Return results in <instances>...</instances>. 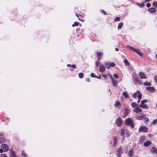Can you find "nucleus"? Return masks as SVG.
<instances>
[{
    "mask_svg": "<svg viewBox=\"0 0 157 157\" xmlns=\"http://www.w3.org/2000/svg\"><path fill=\"white\" fill-rule=\"evenodd\" d=\"M132 75L133 81L135 84L137 85V83H138L140 85L143 84L146 86H150L151 85V83L150 82L147 81L144 82L143 83L142 81L140 79L138 75L135 73H133Z\"/></svg>",
    "mask_w": 157,
    "mask_h": 157,
    "instance_id": "f257e3e1",
    "label": "nucleus"
},
{
    "mask_svg": "<svg viewBox=\"0 0 157 157\" xmlns=\"http://www.w3.org/2000/svg\"><path fill=\"white\" fill-rule=\"evenodd\" d=\"M121 135L124 137L126 135L127 137H129L130 136V133L128 131L124 129H122L121 130Z\"/></svg>",
    "mask_w": 157,
    "mask_h": 157,
    "instance_id": "f03ea898",
    "label": "nucleus"
},
{
    "mask_svg": "<svg viewBox=\"0 0 157 157\" xmlns=\"http://www.w3.org/2000/svg\"><path fill=\"white\" fill-rule=\"evenodd\" d=\"M147 102V99H145L143 100H142L141 101V103L140 104V106L142 108L144 109H148V106L144 104V103L145 102Z\"/></svg>",
    "mask_w": 157,
    "mask_h": 157,
    "instance_id": "7ed1b4c3",
    "label": "nucleus"
},
{
    "mask_svg": "<svg viewBox=\"0 0 157 157\" xmlns=\"http://www.w3.org/2000/svg\"><path fill=\"white\" fill-rule=\"evenodd\" d=\"M125 124L126 125H130L132 128L134 127L133 122L130 118L127 119L125 121Z\"/></svg>",
    "mask_w": 157,
    "mask_h": 157,
    "instance_id": "20e7f679",
    "label": "nucleus"
},
{
    "mask_svg": "<svg viewBox=\"0 0 157 157\" xmlns=\"http://www.w3.org/2000/svg\"><path fill=\"white\" fill-rule=\"evenodd\" d=\"M105 64L108 69H110L111 67H114L116 66V64L114 62L109 63L105 62Z\"/></svg>",
    "mask_w": 157,
    "mask_h": 157,
    "instance_id": "39448f33",
    "label": "nucleus"
},
{
    "mask_svg": "<svg viewBox=\"0 0 157 157\" xmlns=\"http://www.w3.org/2000/svg\"><path fill=\"white\" fill-rule=\"evenodd\" d=\"M127 47L128 48H129L130 49H131L132 50H133V51H134V52H135L136 53L138 54L139 55H140L141 56H142V53L141 52H139V50H136L135 48H133L132 47L130 46H129V45Z\"/></svg>",
    "mask_w": 157,
    "mask_h": 157,
    "instance_id": "423d86ee",
    "label": "nucleus"
},
{
    "mask_svg": "<svg viewBox=\"0 0 157 157\" xmlns=\"http://www.w3.org/2000/svg\"><path fill=\"white\" fill-rule=\"evenodd\" d=\"M0 147L4 150V152L7 151L9 149V147L8 145L6 144H2L1 145Z\"/></svg>",
    "mask_w": 157,
    "mask_h": 157,
    "instance_id": "0eeeda50",
    "label": "nucleus"
},
{
    "mask_svg": "<svg viewBox=\"0 0 157 157\" xmlns=\"http://www.w3.org/2000/svg\"><path fill=\"white\" fill-rule=\"evenodd\" d=\"M10 151V157H19L18 156L15 155V152L11 149L9 150Z\"/></svg>",
    "mask_w": 157,
    "mask_h": 157,
    "instance_id": "6e6552de",
    "label": "nucleus"
},
{
    "mask_svg": "<svg viewBox=\"0 0 157 157\" xmlns=\"http://www.w3.org/2000/svg\"><path fill=\"white\" fill-rule=\"evenodd\" d=\"M148 131V129L145 126H141L139 129V132H147Z\"/></svg>",
    "mask_w": 157,
    "mask_h": 157,
    "instance_id": "1a4fd4ad",
    "label": "nucleus"
},
{
    "mask_svg": "<svg viewBox=\"0 0 157 157\" xmlns=\"http://www.w3.org/2000/svg\"><path fill=\"white\" fill-rule=\"evenodd\" d=\"M116 123L117 126H120L122 123L121 118L120 117L117 118L116 120Z\"/></svg>",
    "mask_w": 157,
    "mask_h": 157,
    "instance_id": "9d476101",
    "label": "nucleus"
},
{
    "mask_svg": "<svg viewBox=\"0 0 157 157\" xmlns=\"http://www.w3.org/2000/svg\"><path fill=\"white\" fill-rule=\"evenodd\" d=\"M111 80L113 86H114L117 87L118 84L117 80L115 79L112 77H111Z\"/></svg>",
    "mask_w": 157,
    "mask_h": 157,
    "instance_id": "9b49d317",
    "label": "nucleus"
},
{
    "mask_svg": "<svg viewBox=\"0 0 157 157\" xmlns=\"http://www.w3.org/2000/svg\"><path fill=\"white\" fill-rule=\"evenodd\" d=\"M139 75L141 79H146L147 78L146 75L144 72H139Z\"/></svg>",
    "mask_w": 157,
    "mask_h": 157,
    "instance_id": "f8f14e48",
    "label": "nucleus"
},
{
    "mask_svg": "<svg viewBox=\"0 0 157 157\" xmlns=\"http://www.w3.org/2000/svg\"><path fill=\"white\" fill-rule=\"evenodd\" d=\"M146 89L150 92H153L155 91V89L153 87H147Z\"/></svg>",
    "mask_w": 157,
    "mask_h": 157,
    "instance_id": "ddd939ff",
    "label": "nucleus"
},
{
    "mask_svg": "<svg viewBox=\"0 0 157 157\" xmlns=\"http://www.w3.org/2000/svg\"><path fill=\"white\" fill-rule=\"evenodd\" d=\"M133 111L138 113L142 112V110L139 107V106L135 108L133 110Z\"/></svg>",
    "mask_w": 157,
    "mask_h": 157,
    "instance_id": "4468645a",
    "label": "nucleus"
},
{
    "mask_svg": "<svg viewBox=\"0 0 157 157\" xmlns=\"http://www.w3.org/2000/svg\"><path fill=\"white\" fill-rule=\"evenodd\" d=\"M3 134L2 133H0V144L4 142L5 139L3 137Z\"/></svg>",
    "mask_w": 157,
    "mask_h": 157,
    "instance_id": "2eb2a0df",
    "label": "nucleus"
},
{
    "mask_svg": "<svg viewBox=\"0 0 157 157\" xmlns=\"http://www.w3.org/2000/svg\"><path fill=\"white\" fill-rule=\"evenodd\" d=\"M122 150L121 147H120L119 149L117 150V155L118 157H120L121 156V153H122Z\"/></svg>",
    "mask_w": 157,
    "mask_h": 157,
    "instance_id": "dca6fc26",
    "label": "nucleus"
},
{
    "mask_svg": "<svg viewBox=\"0 0 157 157\" xmlns=\"http://www.w3.org/2000/svg\"><path fill=\"white\" fill-rule=\"evenodd\" d=\"M105 69V67L103 65H101L99 68V71L101 72H104Z\"/></svg>",
    "mask_w": 157,
    "mask_h": 157,
    "instance_id": "f3484780",
    "label": "nucleus"
},
{
    "mask_svg": "<svg viewBox=\"0 0 157 157\" xmlns=\"http://www.w3.org/2000/svg\"><path fill=\"white\" fill-rule=\"evenodd\" d=\"M151 142L150 141H147L144 143V145L145 147H147L151 145Z\"/></svg>",
    "mask_w": 157,
    "mask_h": 157,
    "instance_id": "a211bd4d",
    "label": "nucleus"
},
{
    "mask_svg": "<svg viewBox=\"0 0 157 157\" xmlns=\"http://www.w3.org/2000/svg\"><path fill=\"white\" fill-rule=\"evenodd\" d=\"M134 152V150L132 148L129 151L128 155L130 157H131L133 155Z\"/></svg>",
    "mask_w": 157,
    "mask_h": 157,
    "instance_id": "6ab92c4d",
    "label": "nucleus"
},
{
    "mask_svg": "<svg viewBox=\"0 0 157 157\" xmlns=\"http://www.w3.org/2000/svg\"><path fill=\"white\" fill-rule=\"evenodd\" d=\"M145 115L144 114L137 117H136V119L138 120H141L145 118Z\"/></svg>",
    "mask_w": 157,
    "mask_h": 157,
    "instance_id": "aec40b11",
    "label": "nucleus"
},
{
    "mask_svg": "<svg viewBox=\"0 0 157 157\" xmlns=\"http://www.w3.org/2000/svg\"><path fill=\"white\" fill-rule=\"evenodd\" d=\"M151 151L153 153H156L157 154V149L155 147H153L151 150Z\"/></svg>",
    "mask_w": 157,
    "mask_h": 157,
    "instance_id": "412c9836",
    "label": "nucleus"
},
{
    "mask_svg": "<svg viewBox=\"0 0 157 157\" xmlns=\"http://www.w3.org/2000/svg\"><path fill=\"white\" fill-rule=\"evenodd\" d=\"M149 11L151 13H154L156 11V10L155 8H151L148 9Z\"/></svg>",
    "mask_w": 157,
    "mask_h": 157,
    "instance_id": "4be33fe9",
    "label": "nucleus"
},
{
    "mask_svg": "<svg viewBox=\"0 0 157 157\" xmlns=\"http://www.w3.org/2000/svg\"><path fill=\"white\" fill-rule=\"evenodd\" d=\"M131 105L133 108H135L139 106L135 102H133L132 103Z\"/></svg>",
    "mask_w": 157,
    "mask_h": 157,
    "instance_id": "5701e85b",
    "label": "nucleus"
},
{
    "mask_svg": "<svg viewBox=\"0 0 157 157\" xmlns=\"http://www.w3.org/2000/svg\"><path fill=\"white\" fill-rule=\"evenodd\" d=\"M146 140V137L144 136H142L140 138V142L141 143H143Z\"/></svg>",
    "mask_w": 157,
    "mask_h": 157,
    "instance_id": "b1692460",
    "label": "nucleus"
},
{
    "mask_svg": "<svg viewBox=\"0 0 157 157\" xmlns=\"http://www.w3.org/2000/svg\"><path fill=\"white\" fill-rule=\"evenodd\" d=\"M113 146H114L116 145L117 141V138L116 136H114L113 137Z\"/></svg>",
    "mask_w": 157,
    "mask_h": 157,
    "instance_id": "393cba45",
    "label": "nucleus"
},
{
    "mask_svg": "<svg viewBox=\"0 0 157 157\" xmlns=\"http://www.w3.org/2000/svg\"><path fill=\"white\" fill-rule=\"evenodd\" d=\"M140 92L139 91H137L133 95V97L134 98H136L138 96V94L140 93Z\"/></svg>",
    "mask_w": 157,
    "mask_h": 157,
    "instance_id": "a878e982",
    "label": "nucleus"
},
{
    "mask_svg": "<svg viewBox=\"0 0 157 157\" xmlns=\"http://www.w3.org/2000/svg\"><path fill=\"white\" fill-rule=\"evenodd\" d=\"M124 62L125 66H129L130 65V63L128 60L125 58L124 61Z\"/></svg>",
    "mask_w": 157,
    "mask_h": 157,
    "instance_id": "bb28decb",
    "label": "nucleus"
},
{
    "mask_svg": "<svg viewBox=\"0 0 157 157\" xmlns=\"http://www.w3.org/2000/svg\"><path fill=\"white\" fill-rule=\"evenodd\" d=\"M123 95H124V97L125 98H129V95L128 94H127L126 92H124L123 93H122Z\"/></svg>",
    "mask_w": 157,
    "mask_h": 157,
    "instance_id": "cd10ccee",
    "label": "nucleus"
},
{
    "mask_svg": "<svg viewBox=\"0 0 157 157\" xmlns=\"http://www.w3.org/2000/svg\"><path fill=\"white\" fill-rule=\"evenodd\" d=\"M124 117H125L126 116H127L128 115V110L127 109H124Z\"/></svg>",
    "mask_w": 157,
    "mask_h": 157,
    "instance_id": "c85d7f7f",
    "label": "nucleus"
},
{
    "mask_svg": "<svg viewBox=\"0 0 157 157\" xmlns=\"http://www.w3.org/2000/svg\"><path fill=\"white\" fill-rule=\"evenodd\" d=\"M136 4L140 7H143L144 6V4L143 3H141L137 2Z\"/></svg>",
    "mask_w": 157,
    "mask_h": 157,
    "instance_id": "c756f323",
    "label": "nucleus"
},
{
    "mask_svg": "<svg viewBox=\"0 0 157 157\" xmlns=\"http://www.w3.org/2000/svg\"><path fill=\"white\" fill-rule=\"evenodd\" d=\"M123 25V24L122 22H121L118 25V29H121V28L122 27Z\"/></svg>",
    "mask_w": 157,
    "mask_h": 157,
    "instance_id": "7c9ffc66",
    "label": "nucleus"
},
{
    "mask_svg": "<svg viewBox=\"0 0 157 157\" xmlns=\"http://www.w3.org/2000/svg\"><path fill=\"white\" fill-rule=\"evenodd\" d=\"M21 154L23 156L25 157H26L27 156V155H26V153H25L24 151L23 150L21 151Z\"/></svg>",
    "mask_w": 157,
    "mask_h": 157,
    "instance_id": "2f4dec72",
    "label": "nucleus"
},
{
    "mask_svg": "<svg viewBox=\"0 0 157 157\" xmlns=\"http://www.w3.org/2000/svg\"><path fill=\"white\" fill-rule=\"evenodd\" d=\"M121 103L119 101H117L115 104V106L116 107H117L118 106L120 105Z\"/></svg>",
    "mask_w": 157,
    "mask_h": 157,
    "instance_id": "473e14b6",
    "label": "nucleus"
},
{
    "mask_svg": "<svg viewBox=\"0 0 157 157\" xmlns=\"http://www.w3.org/2000/svg\"><path fill=\"white\" fill-rule=\"evenodd\" d=\"M97 54L98 56H102V55H103V53L101 52H97Z\"/></svg>",
    "mask_w": 157,
    "mask_h": 157,
    "instance_id": "72a5a7b5",
    "label": "nucleus"
},
{
    "mask_svg": "<svg viewBox=\"0 0 157 157\" xmlns=\"http://www.w3.org/2000/svg\"><path fill=\"white\" fill-rule=\"evenodd\" d=\"M79 24V23L77 22H75L72 25V26L73 27L75 26H78Z\"/></svg>",
    "mask_w": 157,
    "mask_h": 157,
    "instance_id": "f704fd0d",
    "label": "nucleus"
},
{
    "mask_svg": "<svg viewBox=\"0 0 157 157\" xmlns=\"http://www.w3.org/2000/svg\"><path fill=\"white\" fill-rule=\"evenodd\" d=\"M83 76V74L82 73H80L78 74V76L80 78H82Z\"/></svg>",
    "mask_w": 157,
    "mask_h": 157,
    "instance_id": "c9c22d12",
    "label": "nucleus"
},
{
    "mask_svg": "<svg viewBox=\"0 0 157 157\" xmlns=\"http://www.w3.org/2000/svg\"><path fill=\"white\" fill-rule=\"evenodd\" d=\"M120 20V17H117L114 20V21L116 22L119 21Z\"/></svg>",
    "mask_w": 157,
    "mask_h": 157,
    "instance_id": "e433bc0d",
    "label": "nucleus"
},
{
    "mask_svg": "<svg viewBox=\"0 0 157 157\" xmlns=\"http://www.w3.org/2000/svg\"><path fill=\"white\" fill-rule=\"evenodd\" d=\"M100 63L99 61L97 60V61H96L95 62L96 66V67H98L99 66Z\"/></svg>",
    "mask_w": 157,
    "mask_h": 157,
    "instance_id": "4c0bfd02",
    "label": "nucleus"
},
{
    "mask_svg": "<svg viewBox=\"0 0 157 157\" xmlns=\"http://www.w3.org/2000/svg\"><path fill=\"white\" fill-rule=\"evenodd\" d=\"M157 123V119L153 120L152 122V124L154 125L155 124Z\"/></svg>",
    "mask_w": 157,
    "mask_h": 157,
    "instance_id": "58836bf2",
    "label": "nucleus"
},
{
    "mask_svg": "<svg viewBox=\"0 0 157 157\" xmlns=\"http://www.w3.org/2000/svg\"><path fill=\"white\" fill-rule=\"evenodd\" d=\"M0 157H7L6 155L4 154H0Z\"/></svg>",
    "mask_w": 157,
    "mask_h": 157,
    "instance_id": "ea45409f",
    "label": "nucleus"
},
{
    "mask_svg": "<svg viewBox=\"0 0 157 157\" xmlns=\"http://www.w3.org/2000/svg\"><path fill=\"white\" fill-rule=\"evenodd\" d=\"M153 5L157 7V2H154L153 3Z\"/></svg>",
    "mask_w": 157,
    "mask_h": 157,
    "instance_id": "a19ab883",
    "label": "nucleus"
},
{
    "mask_svg": "<svg viewBox=\"0 0 157 157\" xmlns=\"http://www.w3.org/2000/svg\"><path fill=\"white\" fill-rule=\"evenodd\" d=\"M90 76L92 77H94L95 78L96 77V75H95V74L94 73H91L90 74Z\"/></svg>",
    "mask_w": 157,
    "mask_h": 157,
    "instance_id": "79ce46f5",
    "label": "nucleus"
},
{
    "mask_svg": "<svg viewBox=\"0 0 157 157\" xmlns=\"http://www.w3.org/2000/svg\"><path fill=\"white\" fill-rule=\"evenodd\" d=\"M138 97L139 99L140 100L141 99L142 94H141L140 93V94H138Z\"/></svg>",
    "mask_w": 157,
    "mask_h": 157,
    "instance_id": "37998d69",
    "label": "nucleus"
},
{
    "mask_svg": "<svg viewBox=\"0 0 157 157\" xmlns=\"http://www.w3.org/2000/svg\"><path fill=\"white\" fill-rule=\"evenodd\" d=\"M113 76L116 78H118L119 77L118 75L117 74H114L113 75Z\"/></svg>",
    "mask_w": 157,
    "mask_h": 157,
    "instance_id": "c03bdc74",
    "label": "nucleus"
},
{
    "mask_svg": "<svg viewBox=\"0 0 157 157\" xmlns=\"http://www.w3.org/2000/svg\"><path fill=\"white\" fill-rule=\"evenodd\" d=\"M151 6V4L149 3H148L146 4V6L147 7H150Z\"/></svg>",
    "mask_w": 157,
    "mask_h": 157,
    "instance_id": "a18cd8bd",
    "label": "nucleus"
},
{
    "mask_svg": "<svg viewBox=\"0 0 157 157\" xmlns=\"http://www.w3.org/2000/svg\"><path fill=\"white\" fill-rule=\"evenodd\" d=\"M98 59H97V60L99 61L101 59L102 56H98Z\"/></svg>",
    "mask_w": 157,
    "mask_h": 157,
    "instance_id": "49530a36",
    "label": "nucleus"
},
{
    "mask_svg": "<svg viewBox=\"0 0 157 157\" xmlns=\"http://www.w3.org/2000/svg\"><path fill=\"white\" fill-rule=\"evenodd\" d=\"M101 12L105 15H106L107 14L106 13L104 10H102Z\"/></svg>",
    "mask_w": 157,
    "mask_h": 157,
    "instance_id": "de8ad7c7",
    "label": "nucleus"
},
{
    "mask_svg": "<svg viewBox=\"0 0 157 157\" xmlns=\"http://www.w3.org/2000/svg\"><path fill=\"white\" fill-rule=\"evenodd\" d=\"M155 82L157 83V75H156L155 78Z\"/></svg>",
    "mask_w": 157,
    "mask_h": 157,
    "instance_id": "09e8293b",
    "label": "nucleus"
},
{
    "mask_svg": "<svg viewBox=\"0 0 157 157\" xmlns=\"http://www.w3.org/2000/svg\"><path fill=\"white\" fill-rule=\"evenodd\" d=\"M71 67L74 68H75L76 67V66L75 64H73L72 65H71Z\"/></svg>",
    "mask_w": 157,
    "mask_h": 157,
    "instance_id": "8fccbe9b",
    "label": "nucleus"
},
{
    "mask_svg": "<svg viewBox=\"0 0 157 157\" xmlns=\"http://www.w3.org/2000/svg\"><path fill=\"white\" fill-rule=\"evenodd\" d=\"M3 151H4V150L2 148H0V153H2Z\"/></svg>",
    "mask_w": 157,
    "mask_h": 157,
    "instance_id": "3c124183",
    "label": "nucleus"
},
{
    "mask_svg": "<svg viewBox=\"0 0 157 157\" xmlns=\"http://www.w3.org/2000/svg\"><path fill=\"white\" fill-rule=\"evenodd\" d=\"M102 76L104 77L105 78H106L107 77V75L105 74H102Z\"/></svg>",
    "mask_w": 157,
    "mask_h": 157,
    "instance_id": "603ef678",
    "label": "nucleus"
},
{
    "mask_svg": "<svg viewBox=\"0 0 157 157\" xmlns=\"http://www.w3.org/2000/svg\"><path fill=\"white\" fill-rule=\"evenodd\" d=\"M96 77L95 78H98V79H100L101 78V76L99 75V76H97L96 75Z\"/></svg>",
    "mask_w": 157,
    "mask_h": 157,
    "instance_id": "864d4df0",
    "label": "nucleus"
},
{
    "mask_svg": "<svg viewBox=\"0 0 157 157\" xmlns=\"http://www.w3.org/2000/svg\"><path fill=\"white\" fill-rule=\"evenodd\" d=\"M86 80L87 82H89L90 81V79L89 78H86Z\"/></svg>",
    "mask_w": 157,
    "mask_h": 157,
    "instance_id": "5fc2aeb1",
    "label": "nucleus"
},
{
    "mask_svg": "<svg viewBox=\"0 0 157 157\" xmlns=\"http://www.w3.org/2000/svg\"><path fill=\"white\" fill-rule=\"evenodd\" d=\"M71 65H70V64H67V67H71Z\"/></svg>",
    "mask_w": 157,
    "mask_h": 157,
    "instance_id": "6e6d98bb",
    "label": "nucleus"
},
{
    "mask_svg": "<svg viewBox=\"0 0 157 157\" xmlns=\"http://www.w3.org/2000/svg\"><path fill=\"white\" fill-rule=\"evenodd\" d=\"M151 0H145V2H149L150 1H151Z\"/></svg>",
    "mask_w": 157,
    "mask_h": 157,
    "instance_id": "4d7b16f0",
    "label": "nucleus"
},
{
    "mask_svg": "<svg viewBox=\"0 0 157 157\" xmlns=\"http://www.w3.org/2000/svg\"><path fill=\"white\" fill-rule=\"evenodd\" d=\"M118 50H119V49H118V48H115V50H116V51H118Z\"/></svg>",
    "mask_w": 157,
    "mask_h": 157,
    "instance_id": "13d9d810",
    "label": "nucleus"
},
{
    "mask_svg": "<svg viewBox=\"0 0 157 157\" xmlns=\"http://www.w3.org/2000/svg\"><path fill=\"white\" fill-rule=\"evenodd\" d=\"M149 121V119L148 118L146 119V121Z\"/></svg>",
    "mask_w": 157,
    "mask_h": 157,
    "instance_id": "bf43d9fd",
    "label": "nucleus"
},
{
    "mask_svg": "<svg viewBox=\"0 0 157 157\" xmlns=\"http://www.w3.org/2000/svg\"><path fill=\"white\" fill-rule=\"evenodd\" d=\"M140 100L139 99V100L137 102H138V103H139V102H140Z\"/></svg>",
    "mask_w": 157,
    "mask_h": 157,
    "instance_id": "052dcab7",
    "label": "nucleus"
},
{
    "mask_svg": "<svg viewBox=\"0 0 157 157\" xmlns=\"http://www.w3.org/2000/svg\"><path fill=\"white\" fill-rule=\"evenodd\" d=\"M109 75L110 77L111 78V77H112V76L111 75Z\"/></svg>",
    "mask_w": 157,
    "mask_h": 157,
    "instance_id": "680f3d73",
    "label": "nucleus"
},
{
    "mask_svg": "<svg viewBox=\"0 0 157 157\" xmlns=\"http://www.w3.org/2000/svg\"><path fill=\"white\" fill-rule=\"evenodd\" d=\"M76 15L77 17H79L78 16V15H77V14H76Z\"/></svg>",
    "mask_w": 157,
    "mask_h": 157,
    "instance_id": "e2e57ef3",
    "label": "nucleus"
},
{
    "mask_svg": "<svg viewBox=\"0 0 157 157\" xmlns=\"http://www.w3.org/2000/svg\"><path fill=\"white\" fill-rule=\"evenodd\" d=\"M110 144H112V141H110Z\"/></svg>",
    "mask_w": 157,
    "mask_h": 157,
    "instance_id": "0e129e2a",
    "label": "nucleus"
},
{
    "mask_svg": "<svg viewBox=\"0 0 157 157\" xmlns=\"http://www.w3.org/2000/svg\"><path fill=\"white\" fill-rule=\"evenodd\" d=\"M156 58L157 59V54L156 55Z\"/></svg>",
    "mask_w": 157,
    "mask_h": 157,
    "instance_id": "69168bd1",
    "label": "nucleus"
},
{
    "mask_svg": "<svg viewBox=\"0 0 157 157\" xmlns=\"http://www.w3.org/2000/svg\"><path fill=\"white\" fill-rule=\"evenodd\" d=\"M78 19L80 20H81V19L80 18H79Z\"/></svg>",
    "mask_w": 157,
    "mask_h": 157,
    "instance_id": "338daca9",
    "label": "nucleus"
},
{
    "mask_svg": "<svg viewBox=\"0 0 157 157\" xmlns=\"http://www.w3.org/2000/svg\"><path fill=\"white\" fill-rule=\"evenodd\" d=\"M81 26V24L80 25V26Z\"/></svg>",
    "mask_w": 157,
    "mask_h": 157,
    "instance_id": "774afa93",
    "label": "nucleus"
}]
</instances>
